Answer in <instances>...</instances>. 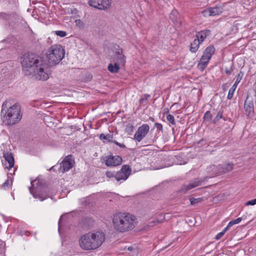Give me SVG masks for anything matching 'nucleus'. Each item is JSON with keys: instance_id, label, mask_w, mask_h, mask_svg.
<instances>
[{"instance_id": "obj_1", "label": "nucleus", "mask_w": 256, "mask_h": 256, "mask_svg": "<svg viewBox=\"0 0 256 256\" xmlns=\"http://www.w3.org/2000/svg\"><path fill=\"white\" fill-rule=\"evenodd\" d=\"M1 114L2 120L8 125L18 122L22 118L20 106L18 103H14L12 100H6L2 106Z\"/></svg>"}, {"instance_id": "obj_2", "label": "nucleus", "mask_w": 256, "mask_h": 256, "mask_svg": "<svg viewBox=\"0 0 256 256\" xmlns=\"http://www.w3.org/2000/svg\"><path fill=\"white\" fill-rule=\"evenodd\" d=\"M136 218L132 214L118 212L114 214L112 222L114 229L118 232L124 233L132 230L136 224Z\"/></svg>"}, {"instance_id": "obj_3", "label": "nucleus", "mask_w": 256, "mask_h": 256, "mask_svg": "<svg viewBox=\"0 0 256 256\" xmlns=\"http://www.w3.org/2000/svg\"><path fill=\"white\" fill-rule=\"evenodd\" d=\"M105 240V234L102 230L89 232L80 238V246L84 250H96L102 245Z\"/></svg>"}, {"instance_id": "obj_4", "label": "nucleus", "mask_w": 256, "mask_h": 256, "mask_svg": "<svg viewBox=\"0 0 256 256\" xmlns=\"http://www.w3.org/2000/svg\"><path fill=\"white\" fill-rule=\"evenodd\" d=\"M42 61L40 57L34 54H25L22 56L21 64L26 72V74L30 75Z\"/></svg>"}, {"instance_id": "obj_5", "label": "nucleus", "mask_w": 256, "mask_h": 256, "mask_svg": "<svg viewBox=\"0 0 256 256\" xmlns=\"http://www.w3.org/2000/svg\"><path fill=\"white\" fill-rule=\"evenodd\" d=\"M47 59L50 66H54L58 64L64 56V50L59 44H54L50 46L48 50Z\"/></svg>"}, {"instance_id": "obj_6", "label": "nucleus", "mask_w": 256, "mask_h": 256, "mask_svg": "<svg viewBox=\"0 0 256 256\" xmlns=\"http://www.w3.org/2000/svg\"><path fill=\"white\" fill-rule=\"evenodd\" d=\"M38 182L34 180L31 182L32 186L29 188L30 193L35 198L43 201L50 198L49 188L48 187H42L38 184Z\"/></svg>"}, {"instance_id": "obj_7", "label": "nucleus", "mask_w": 256, "mask_h": 256, "mask_svg": "<svg viewBox=\"0 0 256 256\" xmlns=\"http://www.w3.org/2000/svg\"><path fill=\"white\" fill-rule=\"evenodd\" d=\"M39 65L40 66L37 67L31 74L34 75L37 80L43 81L46 80L50 75V70L47 64L44 63L43 61Z\"/></svg>"}, {"instance_id": "obj_8", "label": "nucleus", "mask_w": 256, "mask_h": 256, "mask_svg": "<svg viewBox=\"0 0 256 256\" xmlns=\"http://www.w3.org/2000/svg\"><path fill=\"white\" fill-rule=\"evenodd\" d=\"M150 128L148 124H142L138 127L134 136V141L136 142H141L148 134Z\"/></svg>"}, {"instance_id": "obj_9", "label": "nucleus", "mask_w": 256, "mask_h": 256, "mask_svg": "<svg viewBox=\"0 0 256 256\" xmlns=\"http://www.w3.org/2000/svg\"><path fill=\"white\" fill-rule=\"evenodd\" d=\"M90 6L100 10H106L110 8L111 2L110 0H89Z\"/></svg>"}, {"instance_id": "obj_10", "label": "nucleus", "mask_w": 256, "mask_h": 256, "mask_svg": "<svg viewBox=\"0 0 256 256\" xmlns=\"http://www.w3.org/2000/svg\"><path fill=\"white\" fill-rule=\"evenodd\" d=\"M74 162L71 155L66 156L60 164L59 171L64 173L69 170L73 167Z\"/></svg>"}, {"instance_id": "obj_11", "label": "nucleus", "mask_w": 256, "mask_h": 256, "mask_svg": "<svg viewBox=\"0 0 256 256\" xmlns=\"http://www.w3.org/2000/svg\"><path fill=\"white\" fill-rule=\"evenodd\" d=\"M131 172V168L128 165L122 166L121 170L118 172L114 176L115 179L118 181L120 180H125L129 176Z\"/></svg>"}, {"instance_id": "obj_12", "label": "nucleus", "mask_w": 256, "mask_h": 256, "mask_svg": "<svg viewBox=\"0 0 256 256\" xmlns=\"http://www.w3.org/2000/svg\"><path fill=\"white\" fill-rule=\"evenodd\" d=\"M244 110L247 116H252L254 114V97L248 95L244 102Z\"/></svg>"}, {"instance_id": "obj_13", "label": "nucleus", "mask_w": 256, "mask_h": 256, "mask_svg": "<svg viewBox=\"0 0 256 256\" xmlns=\"http://www.w3.org/2000/svg\"><path fill=\"white\" fill-rule=\"evenodd\" d=\"M105 164L108 166H116L121 164L122 158L118 156L110 155L105 158Z\"/></svg>"}, {"instance_id": "obj_14", "label": "nucleus", "mask_w": 256, "mask_h": 256, "mask_svg": "<svg viewBox=\"0 0 256 256\" xmlns=\"http://www.w3.org/2000/svg\"><path fill=\"white\" fill-rule=\"evenodd\" d=\"M204 180L202 178H196L190 180L188 184H184L182 186L180 190L186 192L188 190L194 188L202 184Z\"/></svg>"}, {"instance_id": "obj_15", "label": "nucleus", "mask_w": 256, "mask_h": 256, "mask_svg": "<svg viewBox=\"0 0 256 256\" xmlns=\"http://www.w3.org/2000/svg\"><path fill=\"white\" fill-rule=\"evenodd\" d=\"M204 180L202 178H196L190 180L188 184H184L182 186L180 190L186 192L188 190L194 188L202 184Z\"/></svg>"}, {"instance_id": "obj_16", "label": "nucleus", "mask_w": 256, "mask_h": 256, "mask_svg": "<svg viewBox=\"0 0 256 256\" xmlns=\"http://www.w3.org/2000/svg\"><path fill=\"white\" fill-rule=\"evenodd\" d=\"M4 162L2 164L4 166L5 168L10 170L12 168L14 164V160L13 154L11 152L4 153Z\"/></svg>"}, {"instance_id": "obj_17", "label": "nucleus", "mask_w": 256, "mask_h": 256, "mask_svg": "<svg viewBox=\"0 0 256 256\" xmlns=\"http://www.w3.org/2000/svg\"><path fill=\"white\" fill-rule=\"evenodd\" d=\"M214 47L213 46H210L205 49L201 58L203 60H206V61H210L212 56L214 54Z\"/></svg>"}, {"instance_id": "obj_18", "label": "nucleus", "mask_w": 256, "mask_h": 256, "mask_svg": "<svg viewBox=\"0 0 256 256\" xmlns=\"http://www.w3.org/2000/svg\"><path fill=\"white\" fill-rule=\"evenodd\" d=\"M234 164L231 162L224 163L218 164L220 175L232 171L234 168Z\"/></svg>"}, {"instance_id": "obj_19", "label": "nucleus", "mask_w": 256, "mask_h": 256, "mask_svg": "<svg viewBox=\"0 0 256 256\" xmlns=\"http://www.w3.org/2000/svg\"><path fill=\"white\" fill-rule=\"evenodd\" d=\"M206 172L210 178L220 175V174H219L218 165L210 166L206 168Z\"/></svg>"}, {"instance_id": "obj_20", "label": "nucleus", "mask_w": 256, "mask_h": 256, "mask_svg": "<svg viewBox=\"0 0 256 256\" xmlns=\"http://www.w3.org/2000/svg\"><path fill=\"white\" fill-rule=\"evenodd\" d=\"M210 34V30H201L196 33V38L198 39V40L202 44Z\"/></svg>"}, {"instance_id": "obj_21", "label": "nucleus", "mask_w": 256, "mask_h": 256, "mask_svg": "<svg viewBox=\"0 0 256 256\" xmlns=\"http://www.w3.org/2000/svg\"><path fill=\"white\" fill-rule=\"evenodd\" d=\"M116 58L118 62H117L119 64H124L126 62V57L122 54V50H118L116 52Z\"/></svg>"}, {"instance_id": "obj_22", "label": "nucleus", "mask_w": 256, "mask_h": 256, "mask_svg": "<svg viewBox=\"0 0 256 256\" xmlns=\"http://www.w3.org/2000/svg\"><path fill=\"white\" fill-rule=\"evenodd\" d=\"M201 43L198 40V39L195 38L193 42L190 44V50L192 53H196Z\"/></svg>"}, {"instance_id": "obj_23", "label": "nucleus", "mask_w": 256, "mask_h": 256, "mask_svg": "<svg viewBox=\"0 0 256 256\" xmlns=\"http://www.w3.org/2000/svg\"><path fill=\"white\" fill-rule=\"evenodd\" d=\"M170 18L174 24L178 22L179 14L178 12L176 10H173L171 12L170 14Z\"/></svg>"}, {"instance_id": "obj_24", "label": "nucleus", "mask_w": 256, "mask_h": 256, "mask_svg": "<svg viewBox=\"0 0 256 256\" xmlns=\"http://www.w3.org/2000/svg\"><path fill=\"white\" fill-rule=\"evenodd\" d=\"M120 66L118 62H115L114 64H110L108 65V69L111 73H116L120 70Z\"/></svg>"}, {"instance_id": "obj_25", "label": "nucleus", "mask_w": 256, "mask_h": 256, "mask_svg": "<svg viewBox=\"0 0 256 256\" xmlns=\"http://www.w3.org/2000/svg\"><path fill=\"white\" fill-rule=\"evenodd\" d=\"M208 62L209 61H206V60H203L202 58H201L198 64V69L201 71H203L206 67Z\"/></svg>"}, {"instance_id": "obj_26", "label": "nucleus", "mask_w": 256, "mask_h": 256, "mask_svg": "<svg viewBox=\"0 0 256 256\" xmlns=\"http://www.w3.org/2000/svg\"><path fill=\"white\" fill-rule=\"evenodd\" d=\"M210 12L211 16H214L218 15L222 12L221 9L220 7L215 6L213 8H210Z\"/></svg>"}, {"instance_id": "obj_27", "label": "nucleus", "mask_w": 256, "mask_h": 256, "mask_svg": "<svg viewBox=\"0 0 256 256\" xmlns=\"http://www.w3.org/2000/svg\"><path fill=\"white\" fill-rule=\"evenodd\" d=\"M100 139L102 140L104 142H112V136L110 134H102L100 136Z\"/></svg>"}, {"instance_id": "obj_28", "label": "nucleus", "mask_w": 256, "mask_h": 256, "mask_svg": "<svg viewBox=\"0 0 256 256\" xmlns=\"http://www.w3.org/2000/svg\"><path fill=\"white\" fill-rule=\"evenodd\" d=\"M242 218H238L234 220H231L229 222L226 227H228V229H229L232 226L239 224L242 221Z\"/></svg>"}, {"instance_id": "obj_29", "label": "nucleus", "mask_w": 256, "mask_h": 256, "mask_svg": "<svg viewBox=\"0 0 256 256\" xmlns=\"http://www.w3.org/2000/svg\"><path fill=\"white\" fill-rule=\"evenodd\" d=\"M202 200V198H191L190 200V204L192 205H195L196 204L200 202Z\"/></svg>"}, {"instance_id": "obj_30", "label": "nucleus", "mask_w": 256, "mask_h": 256, "mask_svg": "<svg viewBox=\"0 0 256 256\" xmlns=\"http://www.w3.org/2000/svg\"><path fill=\"white\" fill-rule=\"evenodd\" d=\"M166 120L171 124L173 125L176 124L174 118L172 115L170 114H168L166 116Z\"/></svg>"}, {"instance_id": "obj_31", "label": "nucleus", "mask_w": 256, "mask_h": 256, "mask_svg": "<svg viewBox=\"0 0 256 256\" xmlns=\"http://www.w3.org/2000/svg\"><path fill=\"white\" fill-rule=\"evenodd\" d=\"M212 118V115L211 112L210 111H207L206 112L204 116V119L206 121H210Z\"/></svg>"}, {"instance_id": "obj_32", "label": "nucleus", "mask_w": 256, "mask_h": 256, "mask_svg": "<svg viewBox=\"0 0 256 256\" xmlns=\"http://www.w3.org/2000/svg\"><path fill=\"white\" fill-rule=\"evenodd\" d=\"M228 227H226L222 232H219L216 236V239L218 240H220L224 234V233L228 230Z\"/></svg>"}, {"instance_id": "obj_33", "label": "nucleus", "mask_w": 256, "mask_h": 256, "mask_svg": "<svg viewBox=\"0 0 256 256\" xmlns=\"http://www.w3.org/2000/svg\"><path fill=\"white\" fill-rule=\"evenodd\" d=\"M150 97V96L148 94H145L140 99L139 102L140 104H143L146 102L148 99Z\"/></svg>"}, {"instance_id": "obj_34", "label": "nucleus", "mask_w": 256, "mask_h": 256, "mask_svg": "<svg viewBox=\"0 0 256 256\" xmlns=\"http://www.w3.org/2000/svg\"><path fill=\"white\" fill-rule=\"evenodd\" d=\"M244 76V72L242 71H240L237 76H236V80L235 82L239 84L240 80H242V77Z\"/></svg>"}, {"instance_id": "obj_35", "label": "nucleus", "mask_w": 256, "mask_h": 256, "mask_svg": "<svg viewBox=\"0 0 256 256\" xmlns=\"http://www.w3.org/2000/svg\"><path fill=\"white\" fill-rule=\"evenodd\" d=\"M55 34L61 38L64 37L66 35V32L63 30H56L55 31Z\"/></svg>"}, {"instance_id": "obj_36", "label": "nucleus", "mask_w": 256, "mask_h": 256, "mask_svg": "<svg viewBox=\"0 0 256 256\" xmlns=\"http://www.w3.org/2000/svg\"><path fill=\"white\" fill-rule=\"evenodd\" d=\"M222 118V114L221 112H218L213 120L214 123L216 124L218 122L220 119Z\"/></svg>"}, {"instance_id": "obj_37", "label": "nucleus", "mask_w": 256, "mask_h": 256, "mask_svg": "<svg viewBox=\"0 0 256 256\" xmlns=\"http://www.w3.org/2000/svg\"><path fill=\"white\" fill-rule=\"evenodd\" d=\"M154 128H156L157 131H160V132H162L163 131V126L160 123L156 122L154 124Z\"/></svg>"}, {"instance_id": "obj_38", "label": "nucleus", "mask_w": 256, "mask_h": 256, "mask_svg": "<svg viewBox=\"0 0 256 256\" xmlns=\"http://www.w3.org/2000/svg\"><path fill=\"white\" fill-rule=\"evenodd\" d=\"M234 90L232 89H230L228 90V94L227 96V98L228 100H231L232 98L233 97L234 94Z\"/></svg>"}, {"instance_id": "obj_39", "label": "nucleus", "mask_w": 256, "mask_h": 256, "mask_svg": "<svg viewBox=\"0 0 256 256\" xmlns=\"http://www.w3.org/2000/svg\"><path fill=\"white\" fill-rule=\"evenodd\" d=\"M210 8H207L202 11V14L204 16H210Z\"/></svg>"}, {"instance_id": "obj_40", "label": "nucleus", "mask_w": 256, "mask_h": 256, "mask_svg": "<svg viewBox=\"0 0 256 256\" xmlns=\"http://www.w3.org/2000/svg\"><path fill=\"white\" fill-rule=\"evenodd\" d=\"M256 204V198H254V199H253L252 200L247 202L246 203V206H249V205L254 206V205H255Z\"/></svg>"}, {"instance_id": "obj_41", "label": "nucleus", "mask_w": 256, "mask_h": 256, "mask_svg": "<svg viewBox=\"0 0 256 256\" xmlns=\"http://www.w3.org/2000/svg\"><path fill=\"white\" fill-rule=\"evenodd\" d=\"M224 70H225V72L227 74L230 75L231 74L232 72L233 68H232V66L230 67V68H225Z\"/></svg>"}, {"instance_id": "obj_42", "label": "nucleus", "mask_w": 256, "mask_h": 256, "mask_svg": "<svg viewBox=\"0 0 256 256\" xmlns=\"http://www.w3.org/2000/svg\"><path fill=\"white\" fill-rule=\"evenodd\" d=\"M114 144H115L116 145L119 146L120 147L122 148H126V146L124 144H120L117 141L114 140L112 142Z\"/></svg>"}, {"instance_id": "obj_43", "label": "nucleus", "mask_w": 256, "mask_h": 256, "mask_svg": "<svg viewBox=\"0 0 256 256\" xmlns=\"http://www.w3.org/2000/svg\"><path fill=\"white\" fill-rule=\"evenodd\" d=\"M106 176L108 178H114L115 174H114L112 172H106Z\"/></svg>"}, {"instance_id": "obj_44", "label": "nucleus", "mask_w": 256, "mask_h": 256, "mask_svg": "<svg viewBox=\"0 0 256 256\" xmlns=\"http://www.w3.org/2000/svg\"><path fill=\"white\" fill-rule=\"evenodd\" d=\"M75 23H76V26H82V21L80 20H76L75 21Z\"/></svg>"}, {"instance_id": "obj_45", "label": "nucleus", "mask_w": 256, "mask_h": 256, "mask_svg": "<svg viewBox=\"0 0 256 256\" xmlns=\"http://www.w3.org/2000/svg\"><path fill=\"white\" fill-rule=\"evenodd\" d=\"M198 144H207V146H208L209 145L208 144H207L206 142V140H203V139H202L200 140L198 142Z\"/></svg>"}, {"instance_id": "obj_46", "label": "nucleus", "mask_w": 256, "mask_h": 256, "mask_svg": "<svg viewBox=\"0 0 256 256\" xmlns=\"http://www.w3.org/2000/svg\"><path fill=\"white\" fill-rule=\"evenodd\" d=\"M238 83H236V82H235L234 84V85L232 86V87L230 89H232V90L233 89L234 91H235L236 88L238 86Z\"/></svg>"}, {"instance_id": "obj_47", "label": "nucleus", "mask_w": 256, "mask_h": 256, "mask_svg": "<svg viewBox=\"0 0 256 256\" xmlns=\"http://www.w3.org/2000/svg\"><path fill=\"white\" fill-rule=\"evenodd\" d=\"M238 83H236V82H235L234 84V85L232 86V87L230 89H232V90L233 89L234 91H235L236 88L238 86Z\"/></svg>"}, {"instance_id": "obj_48", "label": "nucleus", "mask_w": 256, "mask_h": 256, "mask_svg": "<svg viewBox=\"0 0 256 256\" xmlns=\"http://www.w3.org/2000/svg\"><path fill=\"white\" fill-rule=\"evenodd\" d=\"M6 16H7V14H5L4 12H0V18H5Z\"/></svg>"}, {"instance_id": "obj_49", "label": "nucleus", "mask_w": 256, "mask_h": 256, "mask_svg": "<svg viewBox=\"0 0 256 256\" xmlns=\"http://www.w3.org/2000/svg\"><path fill=\"white\" fill-rule=\"evenodd\" d=\"M9 184V181L8 180H6L4 184H3V186H8Z\"/></svg>"}, {"instance_id": "obj_50", "label": "nucleus", "mask_w": 256, "mask_h": 256, "mask_svg": "<svg viewBox=\"0 0 256 256\" xmlns=\"http://www.w3.org/2000/svg\"><path fill=\"white\" fill-rule=\"evenodd\" d=\"M57 166H58V165H56V166H52V167L50 168V170H54V171H56V169H55V168H56Z\"/></svg>"}, {"instance_id": "obj_51", "label": "nucleus", "mask_w": 256, "mask_h": 256, "mask_svg": "<svg viewBox=\"0 0 256 256\" xmlns=\"http://www.w3.org/2000/svg\"><path fill=\"white\" fill-rule=\"evenodd\" d=\"M132 128H133L132 126H130V127L127 128L126 130H127L128 131V130L132 131Z\"/></svg>"}, {"instance_id": "obj_52", "label": "nucleus", "mask_w": 256, "mask_h": 256, "mask_svg": "<svg viewBox=\"0 0 256 256\" xmlns=\"http://www.w3.org/2000/svg\"><path fill=\"white\" fill-rule=\"evenodd\" d=\"M24 234L27 236H30V232H25Z\"/></svg>"}, {"instance_id": "obj_53", "label": "nucleus", "mask_w": 256, "mask_h": 256, "mask_svg": "<svg viewBox=\"0 0 256 256\" xmlns=\"http://www.w3.org/2000/svg\"><path fill=\"white\" fill-rule=\"evenodd\" d=\"M149 120L152 122H154V118L152 117H150L149 118Z\"/></svg>"}, {"instance_id": "obj_54", "label": "nucleus", "mask_w": 256, "mask_h": 256, "mask_svg": "<svg viewBox=\"0 0 256 256\" xmlns=\"http://www.w3.org/2000/svg\"><path fill=\"white\" fill-rule=\"evenodd\" d=\"M255 146H256V145Z\"/></svg>"}]
</instances>
